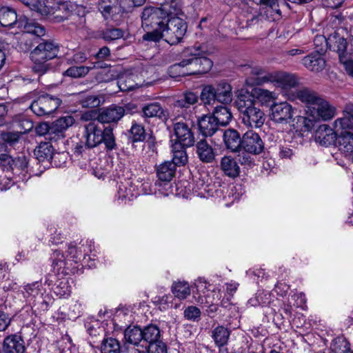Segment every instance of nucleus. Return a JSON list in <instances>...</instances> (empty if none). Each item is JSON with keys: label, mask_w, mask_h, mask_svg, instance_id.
<instances>
[{"label": "nucleus", "mask_w": 353, "mask_h": 353, "mask_svg": "<svg viewBox=\"0 0 353 353\" xmlns=\"http://www.w3.org/2000/svg\"><path fill=\"white\" fill-rule=\"evenodd\" d=\"M132 196L131 190L128 189L125 186H120L118 190V198L119 199L123 201L128 199L130 202L131 201L130 197Z\"/></svg>", "instance_id": "63"}, {"label": "nucleus", "mask_w": 353, "mask_h": 353, "mask_svg": "<svg viewBox=\"0 0 353 353\" xmlns=\"http://www.w3.org/2000/svg\"><path fill=\"white\" fill-rule=\"evenodd\" d=\"M58 46L51 41L39 43L30 53V59L34 63L33 70L43 74L48 69L47 62L57 57Z\"/></svg>", "instance_id": "7"}, {"label": "nucleus", "mask_w": 353, "mask_h": 353, "mask_svg": "<svg viewBox=\"0 0 353 353\" xmlns=\"http://www.w3.org/2000/svg\"><path fill=\"white\" fill-rule=\"evenodd\" d=\"M181 12L180 0H165L159 8H145L141 13V23L144 28L164 29L168 19Z\"/></svg>", "instance_id": "2"}, {"label": "nucleus", "mask_w": 353, "mask_h": 353, "mask_svg": "<svg viewBox=\"0 0 353 353\" xmlns=\"http://www.w3.org/2000/svg\"><path fill=\"white\" fill-rule=\"evenodd\" d=\"M19 134L17 132H5L2 134V139L4 141L14 144L17 142L19 139Z\"/></svg>", "instance_id": "61"}, {"label": "nucleus", "mask_w": 353, "mask_h": 353, "mask_svg": "<svg viewBox=\"0 0 353 353\" xmlns=\"http://www.w3.org/2000/svg\"><path fill=\"white\" fill-rule=\"evenodd\" d=\"M138 114L145 118L157 117L162 121L167 120L168 112L164 110L159 103L154 102L143 106L141 112Z\"/></svg>", "instance_id": "25"}, {"label": "nucleus", "mask_w": 353, "mask_h": 353, "mask_svg": "<svg viewBox=\"0 0 353 353\" xmlns=\"http://www.w3.org/2000/svg\"><path fill=\"white\" fill-rule=\"evenodd\" d=\"M64 137L65 133L58 128H54V125L52 124L48 135L46 137V140L52 144V143H56L63 139Z\"/></svg>", "instance_id": "53"}, {"label": "nucleus", "mask_w": 353, "mask_h": 353, "mask_svg": "<svg viewBox=\"0 0 353 353\" xmlns=\"http://www.w3.org/2000/svg\"><path fill=\"white\" fill-rule=\"evenodd\" d=\"M215 90L213 84L205 85L202 88L200 99L202 103L206 105L214 104L216 101Z\"/></svg>", "instance_id": "41"}, {"label": "nucleus", "mask_w": 353, "mask_h": 353, "mask_svg": "<svg viewBox=\"0 0 353 353\" xmlns=\"http://www.w3.org/2000/svg\"><path fill=\"white\" fill-rule=\"evenodd\" d=\"M225 148L232 152H236L242 150L243 136L235 129H226L223 135Z\"/></svg>", "instance_id": "21"}, {"label": "nucleus", "mask_w": 353, "mask_h": 353, "mask_svg": "<svg viewBox=\"0 0 353 353\" xmlns=\"http://www.w3.org/2000/svg\"><path fill=\"white\" fill-rule=\"evenodd\" d=\"M210 53L204 44L185 48L179 54L180 61L169 67V75L177 78L207 73L213 65Z\"/></svg>", "instance_id": "1"}, {"label": "nucleus", "mask_w": 353, "mask_h": 353, "mask_svg": "<svg viewBox=\"0 0 353 353\" xmlns=\"http://www.w3.org/2000/svg\"><path fill=\"white\" fill-rule=\"evenodd\" d=\"M14 183V181H12L10 179V177L9 175H7L6 174L2 173L0 174V190L3 191L9 189L12 184Z\"/></svg>", "instance_id": "58"}, {"label": "nucleus", "mask_w": 353, "mask_h": 353, "mask_svg": "<svg viewBox=\"0 0 353 353\" xmlns=\"http://www.w3.org/2000/svg\"><path fill=\"white\" fill-rule=\"evenodd\" d=\"M231 331L223 325H218L211 332V337L219 350L228 344Z\"/></svg>", "instance_id": "28"}, {"label": "nucleus", "mask_w": 353, "mask_h": 353, "mask_svg": "<svg viewBox=\"0 0 353 353\" xmlns=\"http://www.w3.org/2000/svg\"><path fill=\"white\" fill-rule=\"evenodd\" d=\"M238 161L241 165H248L250 167L254 164L252 158L249 153L247 152H243L241 154L239 155Z\"/></svg>", "instance_id": "64"}, {"label": "nucleus", "mask_w": 353, "mask_h": 353, "mask_svg": "<svg viewBox=\"0 0 353 353\" xmlns=\"http://www.w3.org/2000/svg\"><path fill=\"white\" fill-rule=\"evenodd\" d=\"M8 162L15 179L18 177L19 181H25L30 178L28 169V162L26 157L21 155L14 159L8 158Z\"/></svg>", "instance_id": "19"}, {"label": "nucleus", "mask_w": 353, "mask_h": 353, "mask_svg": "<svg viewBox=\"0 0 353 353\" xmlns=\"http://www.w3.org/2000/svg\"><path fill=\"white\" fill-rule=\"evenodd\" d=\"M305 68L312 72H320L325 68V61L321 55L316 52L311 53L302 59Z\"/></svg>", "instance_id": "32"}, {"label": "nucleus", "mask_w": 353, "mask_h": 353, "mask_svg": "<svg viewBox=\"0 0 353 353\" xmlns=\"http://www.w3.org/2000/svg\"><path fill=\"white\" fill-rule=\"evenodd\" d=\"M96 67L93 63L92 66H72L64 72V75L73 78H81L85 77L90 70Z\"/></svg>", "instance_id": "42"}, {"label": "nucleus", "mask_w": 353, "mask_h": 353, "mask_svg": "<svg viewBox=\"0 0 353 353\" xmlns=\"http://www.w3.org/2000/svg\"><path fill=\"white\" fill-rule=\"evenodd\" d=\"M220 167L225 175L234 179L240 174V168L237 161L230 156H224L221 158Z\"/></svg>", "instance_id": "30"}, {"label": "nucleus", "mask_w": 353, "mask_h": 353, "mask_svg": "<svg viewBox=\"0 0 353 353\" xmlns=\"http://www.w3.org/2000/svg\"><path fill=\"white\" fill-rule=\"evenodd\" d=\"M296 110L288 102L274 103L271 106V119L278 123H290Z\"/></svg>", "instance_id": "13"}, {"label": "nucleus", "mask_w": 353, "mask_h": 353, "mask_svg": "<svg viewBox=\"0 0 353 353\" xmlns=\"http://www.w3.org/2000/svg\"><path fill=\"white\" fill-rule=\"evenodd\" d=\"M172 159L170 161L175 166L184 165L188 163V154L186 149L188 146H184L178 143H172L171 145Z\"/></svg>", "instance_id": "36"}, {"label": "nucleus", "mask_w": 353, "mask_h": 353, "mask_svg": "<svg viewBox=\"0 0 353 353\" xmlns=\"http://www.w3.org/2000/svg\"><path fill=\"white\" fill-rule=\"evenodd\" d=\"M236 104L242 114L243 123L246 126L258 128L263 125L265 119V114L256 106L248 90L241 89L239 91Z\"/></svg>", "instance_id": "3"}, {"label": "nucleus", "mask_w": 353, "mask_h": 353, "mask_svg": "<svg viewBox=\"0 0 353 353\" xmlns=\"http://www.w3.org/2000/svg\"><path fill=\"white\" fill-rule=\"evenodd\" d=\"M312 105L310 106V109L306 110L307 114L311 117L322 119L325 121L331 119L334 115V108L323 98L313 103Z\"/></svg>", "instance_id": "15"}, {"label": "nucleus", "mask_w": 353, "mask_h": 353, "mask_svg": "<svg viewBox=\"0 0 353 353\" xmlns=\"http://www.w3.org/2000/svg\"><path fill=\"white\" fill-rule=\"evenodd\" d=\"M217 102L227 104L232 101V86L225 81L213 84Z\"/></svg>", "instance_id": "29"}, {"label": "nucleus", "mask_w": 353, "mask_h": 353, "mask_svg": "<svg viewBox=\"0 0 353 353\" xmlns=\"http://www.w3.org/2000/svg\"><path fill=\"white\" fill-rule=\"evenodd\" d=\"M53 145L50 142H41L35 149L34 154L39 161H49L53 158Z\"/></svg>", "instance_id": "39"}, {"label": "nucleus", "mask_w": 353, "mask_h": 353, "mask_svg": "<svg viewBox=\"0 0 353 353\" xmlns=\"http://www.w3.org/2000/svg\"><path fill=\"white\" fill-rule=\"evenodd\" d=\"M334 353H353L349 342L343 336L336 338L332 345Z\"/></svg>", "instance_id": "43"}, {"label": "nucleus", "mask_w": 353, "mask_h": 353, "mask_svg": "<svg viewBox=\"0 0 353 353\" xmlns=\"http://www.w3.org/2000/svg\"><path fill=\"white\" fill-rule=\"evenodd\" d=\"M184 316L186 319L199 321L201 316V311L196 306H189L184 310Z\"/></svg>", "instance_id": "56"}, {"label": "nucleus", "mask_w": 353, "mask_h": 353, "mask_svg": "<svg viewBox=\"0 0 353 353\" xmlns=\"http://www.w3.org/2000/svg\"><path fill=\"white\" fill-rule=\"evenodd\" d=\"M305 121L306 117L304 116H296L295 117H293L292 119L291 120V122H292V125L294 127V128L300 131L303 130Z\"/></svg>", "instance_id": "59"}, {"label": "nucleus", "mask_w": 353, "mask_h": 353, "mask_svg": "<svg viewBox=\"0 0 353 353\" xmlns=\"http://www.w3.org/2000/svg\"><path fill=\"white\" fill-rule=\"evenodd\" d=\"M54 292L61 297H67L71 293V287L68 281L63 279L54 287Z\"/></svg>", "instance_id": "48"}, {"label": "nucleus", "mask_w": 353, "mask_h": 353, "mask_svg": "<svg viewBox=\"0 0 353 353\" xmlns=\"http://www.w3.org/2000/svg\"><path fill=\"white\" fill-rule=\"evenodd\" d=\"M26 347L21 336L14 334L6 336L3 343L4 353H24Z\"/></svg>", "instance_id": "23"}, {"label": "nucleus", "mask_w": 353, "mask_h": 353, "mask_svg": "<svg viewBox=\"0 0 353 353\" xmlns=\"http://www.w3.org/2000/svg\"><path fill=\"white\" fill-rule=\"evenodd\" d=\"M99 9L105 19H112L113 14L119 13L117 6L104 1L100 3Z\"/></svg>", "instance_id": "47"}, {"label": "nucleus", "mask_w": 353, "mask_h": 353, "mask_svg": "<svg viewBox=\"0 0 353 353\" xmlns=\"http://www.w3.org/2000/svg\"><path fill=\"white\" fill-rule=\"evenodd\" d=\"M83 136L88 148L97 147L101 143L109 150H113L116 146L113 129L110 126L102 129L96 122H90L85 125Z\"/></svg>", "instance_id": "6"}, {"label": "nucleus", "mask_w": 353, "mask_h": 353, "mask_svg": "<svg viewBox=\"0 0 353 353\" xmlns=\"http://www.w3.org/2000/svg\"><path fill=\"white\" fill-rule=\"evenodd\" d=\"M53 270L57 274H68L72 269V263L69 257L67 259L59 250H54L52 255Z\"/></svg>", "instance_id": "27"}, {"label": "nucleus", "mask_w": 353, "mask_h": 353, "mask_svg": "<svg viewBox=\"0 0 353 353\" xmlns=\"http://www.w3.org/2000/svg\"><path fill=\"white\" fill-rule=\"evenodd\" d=\"M274 81L280 83L285 89L295 87L298 83L297 78L294 74L286 72L274 74L258 67L251 69L250 76L246 79L245 83L252 86Z\"/></svg>", "instance_id": "5"}, {"label": "nucleus", "mask_w": 353, "mask_h": 353, "mask_svg": "<svg viewBox=\"0 0 353 353\" xmlns=\"http://www.w3.org/2000/svg\"><path fill=\"white\" fill-rule=\"evenodd\" d=\"M124 114L125 110L123 107L112 105L101 110L98 112L97 119L101 123H117L123 117Z\"/></svg>", "instance_id": "16"}, {"label": "nucleus", "mask_w": 353, "mask_h": 353, "mask_svg": "<svg viewBox=\"0 0 353 353\" xmlns=\"http://www.w3.org/2000/svg\"><path fill=\"white\" fill-rule=\"evenodd\" d=\"M165 25L163 29L165 41L170 45L180 43L187 32V23L178 15H172Z\"/></svg>", "instance_id": "9"}, {"label": "nucleus", "mask_w": 353, "mask_h": 353, "mask_svg": "<svg viewBox=\"0 0 353 353\" xmlns=\"http://www.w3.org/2000/svg\"><path fill=\"white\" fill-rule=\"evenodd\" d=\"M195 152L199 159L204 163H210L215 159V152L205 139L199 141L195 145Z\"/></svg>", "instance_id": "22"}, {"label": "nucleus", "mask_w": 353, "mask_h": 353, "mask_svg": "<svg viewBox=\"0 0 353 353\" xmlns=\"http://www.w3.org/2000/svg\"><path fill=\"white\" fill-rule=\"evenodd\" d=\"M0 24L3 27H12L16 24L23 32L39 37H43L46 34L45 28L40 23L29 19L26 17L17 19V14L14 10L8 7H3L0 9Z\"/></svg>", "instance_id": "4"}, {"label": "nucleus", "mask_w": 353, "mask_h": 353, "mask_svg": "<svg viewBox=\"0 0 353 353\" xmlns=\"http://www.w3.org/2000/svg\"><path fill=\"white\" fill-rule=\"evenodd\" d=\"M101 80L105 82L112 81L119 76V71L115 67H110L104 69L101 72Z\"/></svg>", "instance_id": "52"}, {"label": "nucleus", "mask_w": 353, "mask_h": 353, "mask_svg": "<svg viewBox=\"0 0 353 353\" xmlns=\"http://www.w3.org/2000/svg\"><path fill=\"white\" fill-rule=\"evenodd\" d=\"M338 132L327 124L320 125L315 132V141L321 145L328 147L335 145L337 140Z\"/></svg>", "instance_id": "17"}, {"label": "nucleus", "mask_w": 353, "mask_h": 353, "mask_svg": "<svg viewBox=\"0 0 353 353\" xmlns=\"http://www.w3.org/2000/svg\"><path fill=\"white\" fill-rule=\"evenodd\" d=\"M327 44L330 46V49L336 51L342 61L343 58L345 57L347 43L345 39L340 37L335 33L330 36L327 41Z\"/></svg>", "instance_id": "34"}, {"label": "nucleus", "mask_w": 353, "mask_h": 353, "mask_svg": "<svg viewBox=\"0 0 353 353\" xmlns=\"http://www.w3.org/2000/svg\"><path fill=\"white\" fill-rule=\"evenodd\" d=\"M173 131L176 139L171 140V143H178L188 147L194 145V134L187 123L183 121L174 123Z\"/></svg>", "instance_id": "12"}, {"label": "nucleus", "mask_w": 353, "mask_h": 353, "mask_svg": "<svg viewBox=\"0 0 353 353\" xmlns=\"http://www.w3.org/2000/svg\"><path fill=\"white\" fill-rule=\"evenodd\" d=\"M149 353H167V345L159 339L146 347Z\"/></svg>", "instance_id": "54"}, {"label": "nucleus", "mask_w": 353, "mask_h": 353, "mask_svg": "<svg viewBox=\"0 0 353 353\" xmlns=\"http://www.w3.org/2000/svg\"><path fill=\"white\" fill-rule=\"evenodd\" d=\"M51 125H50L48 123H41L36 128V132L39 136H44L45 139L46 140V137H48Z\"/></svg>", "instance_id": "62"}, {"label": "nucleus", "mask_w": 353, "mask_h": 353, "mask_svg": "<svg viewBox=\"0 0 353 353\" xmlns=\"http://www.w3.org/2000/svg\"><path fill=\"white\" fill-rule=\"evenodd\" d=\"M11 319L9 315L0 311V332L5 331L10 324Z\"/></svg>", "instance_id": "60"}, {"label": "nucleus", "mask_w": 353, "mask_h": 353, "mask_svg": "<svg viewBox=\"0 0 353 353\" xmlns=\"http://www.w3.org/2000/svg\"><path fill=\"white\" fill-rule=\"evenodd\" d=\"M101 103L100 97L95 94H88L81 99V104L84 108H97Z\"/></svg>", "instance_id": "51"}, {"label": "nucleus", "mask_w": 353, "mask_h": 353, "mask_svg": "<svg viewBox=\"0 0 353 353\" xmlns=\"http://www.w3.org/2000/svg\"><path fill=\"white\" fill-rule=\"evenodd\" d=\"M196 122L199 132L204 139L213 136L220 128L210 114L198 117Z\"/></svg>", "instance_id": "18"}, {"label": "nucleus", "mask_w": 353, "mask_h": 353, "mask_svg": "<svg viewBox=\"0 0 353 353\" xmlns=\"http://www.w3.org/2000/svg\"><path fill=\"white\" fill-rule=\"evenodd\" d=\"M199 99V96L193 92H186L183 97L175 103V106L180 108H188L190 105L195 104Z\"/></svg>", "instance_id": "46"}, {"label": "nucleus", "mask_w": 353, "mask_h": 353, "mask_svg": "<svg viewBox=\"0 0 353 353\" xmlns=\"http://www.w3.org/2000/svg\"><path fill=\"white\" fill-rule=\"evenodd\" d=\"M91 242H87L86 245L83 244L79 246L70 244L67 250L68 257H69L72 263H78L81 261H84L86 260L88 252H91Z\"/></svg>", "instance_id": "26"}, {"label": "nucleus", "mask_w": 353, "mask_h": 353, "mask_svg": "<svg viewBox=\"0 0 353 353\" xmlns=\"http://www.w3.org/2000/svg\"><path fill=\"white\" fill-rule=\"evenodd\" d=\"M61 103V100L59 97L46 94L33 101L30 109L35 114L41 117L54 112Z\"/></svg>", "instance_id": "10"}, {"label": "nucleus", "mask_w": 353, "mask_h": 353, "mask_svg": "<svg viewBox=\"0 0 353 353\" xmlns=\"http://www.w3.org/2000/svg\"><path fill=\"white\" fill-rule=\"evenodd\" d=\"M176 167L170 161H165L161 163L157 170L159 179L165 182L170 181L175 175Z\"/></svg>", "instance_id": "37"}, {"label": "nucleus", "mask_w": 353, "mask_h": 353, "mask_svg": "<svg viewBox=\"0 0 353 353\" xmlns=\"http://www.w3.org/2000/svg\"><path fill=\"white\" fill-rule=\"evenodd\" d=\"M152 28V31L148 32L145 34H143V41H150L154 42L159 41L161 39H163L165 41L163 29H158L156 28Z\"/></svg>", "instance_id": "50"}, {"label": "nucleus", "mask_w": 353, "mask_h": 353, "mask_svg": "<svg viewBox=\"0 0 353 353\" xmlns=\"http://www.w3.org/2000/svg\"><path fill=\"white\" fill-rule=\"evenodd\" d=\"M174 295L180 299H184L190 294L189 285L186 282L174 283L172 287Z\"/></svg>", "instance_id": "44"}, {"label": "nucleus", "mask_w": 353, "mask_h": 353, "mask_svg": "<svg viewBox=\"0 0 353 353\" xmlns=\"http://www.w3.org/2000/svg\"><path fill=\"white\" fill-rule=\"evenodd\" d=\"M41 283L39 281H35L28 283L23 287L22 293L27 301H33L41 292Z\"/></svg>", "instance_id": "40"}, {"label": "nucleus", "mask_w": 353, "mask_h": 353, "mask_svg": "<svg viewBox=\"0 0 353 353\" xmlns=\"http://www.w3.org/2000/svg\"><path fill=\"white\" fill-rule=\"evenodd\" d=\"M210 114L220 127L228 125L232 119V114L230 109L223 105L216 107Z\"/></svg>", "instance_id": "35"}, {"label": "nucleus", "mask_w": 353, "mask_h": 353, "mask_svg": "<svg viewBox=\"0 0 353 353\" xmlns=\"http://www.w3.org/2000/svg\"><path fill=\"white\" fill-rule=\"evenodd\" d=\"M250 86V85H248ZM251 86V91H249L251 99L258 100L262 105H269L275 99V94L268 90L263 89L259 87Z\"/></svg>", "instance_id": "33"}, {"label": "nucleus", "mask_w": 353, "mask_h": 353, "mask_svg": "<svg viewBox=\"0 0 353 353\" xmlns=\"http://www.w3.org/2000/svg\"><path fill=\"white\" fill-rule=\"evenodd\" d=\"M74 123V119L72 116H65L57 119L52 124L65 133V131Z\"/></svg>", "instance_id": "49"}, {"label": "nucleus", "mask_w": 353, "mask_h": 353, "mask_svg": "<svg viewBox=\"0 0 353 353\" xmlns=\"http://www.w3.org/2000/svg\"><path fill=\"white\" fill-rule=\"evenodd\" d=\"M135 142H145L151 148L155 144V137L150 128H145L143 125L134 123V143Z\"/></svg>", "instance_id": "24"}, {"label": "nucleus", "mask_w": 353, "mask_h": 353, "mask_svg": "<svg viewBox=\"0 0 353 353\" xmlns=\"http://www.w3.org/2000/svg\"><path fill=\"white\" fill-rule=\"evenodd\" d=\"M123 36V31L119 28H109L103 31V38L105 41H112L121 38Z\"/></svg>", "instance_id": "55"}, {"label": "nucleus", "mask_w": 353, "mask_h": 353, "mask_svg": "<svg viewBox=\"0 0 353 353\" xmlns=\"http://www.w3.org/2000/svg\"><path fill=\"white\" fill-rule=\"evenodd\" d=\"M337 132H353V104H346L343 111V117L335 121Z\"/></svg>", "instance_id": "20"}, {"label": "nucleus", "mask_w": 353, "mask_h": 353, "mask_svg": "<svg viewBox=\"0 0 353 353\" xmlns=\"http://www.w3.org/2000/svg\"><path fill=\"white\" fill-rule=\"evenodd\" d=\"M242 149L247 153L259 154L264 150V143L260 135L253 130H248L243 134Z\"/></svg>", "instance_id": "14"}, {"label": "nucleus", "mask_w": 353, "mask_h": 353, "mask_svg": "<svg viewBox=\"0 0 353 353\" xmlns=\"http://www.w3.org/2000/svg\"><path fill=\"white\" fill-rule=\"evenodd\" d=\"M31 10L35 11L41 15H48L55 11L70 10L72 7L71 3L68 1H59L57 0H45L41 2L39 0H19Z\"/></svg>", "instance_id": "8"}, {"label": "nucleus", "mask_w": 353, "mask_h": 353, "mask_svg": "<svg viewBox=\"0 0 353 353\" xmlns=\"http://www.w3.org/2000/svg\"><path fill=\"white\" fill-rule=\"evenodd\" d=\"M101 352V353H120V345L115 339H105L102 342Z\"/></svg>", "instance_id": "45"}, {"label": "nucleus", "mask_w": 353, "mask_h": 353, "mask_svg": "<svg viewBox=\"0 0 353 353\" xmlns=\"http://www.w3.org/2000/svg\"><path fill=\"white\" fill-rule=\"evenodd\" d=\"M298 99L307 104V110L310 109L312 104L316 103L321 98L316 92L309 89L303 88L297 91Z\"/></svg>", "instance_id": "38"}, {"label": "nucleus", "mask_w": 353, "mask_h": 353, "mask_svg": "<svg viewBox=\"0 0 353 353\" xmlns=\"http://www.w3.org/2000/svg\"><path fill=\"white\" fill-rule=\"evenodd\" d=\"M118 87L121 91H130L132 89V79L130 77L125 79L120 77L117 82Z\"/></svg>", "instance_id": "57"}, {"label": "nucleus", "mask_w": 353, "mask_h": 353, "mask_svg": "<svg viewBox=\"0 0 353 353\" xmlns=\"http://www.w3.org/2000/svg\"><path fill=\"white\" fill-rule=\"evenodd\" d=\"M160 330L156 325H148L144 329L134 325V346L146 347L160 338Z\"/></svg>", "instance_id": "11"}, {"label": "nucleus", "mask_w": 353, "mask_h": 353, "mask_svg": "<svg viewBox=\"0 0 353 353\" xmlns=\"http://www.w3.org/2000/svg\"><path fill=\"white\" fill-rule=\"evenodd\" d=\"M336 146L345 156L353 152V132H338Z\"/></svg>", "instance_id": "31"}]
</instances>
